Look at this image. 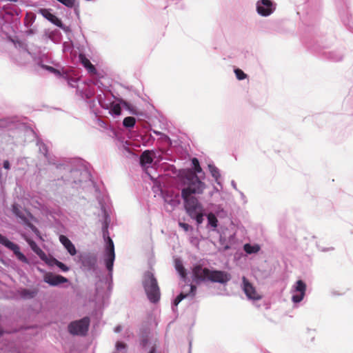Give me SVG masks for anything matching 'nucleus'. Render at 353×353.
I'll list each match as a JSON object with an SVG mask.
<instances>
[{"label":"nucleus","mask_w":353,"mask_h":353,"mask_svg":"<svg viewBox=\"0 0 353 353\" xmlns=\"http://www.w3.org/2000/svg\"><path fill=\"white\" fill-rule=\"evenodd\" d=\"M205 189V184L198 176L191 175L185 187L181 189V198L184 207L189 216L194 219L198 224L203 222V206L199 201L197 195L202 194Z\"/></svg>","instance_id":"nucleus-1"},{"label":"nucleus","mask_w":353,"mask_h":353,"mask_svg":"<svg viewBox=\"0 0 353 353\" xmlns=\"http://www.w3.org/2000/svg\"><path fill=\"white\" fill-rule=\"evenodd\" d=\"M192 276L197 283L210 281L224 284L231 279L230 274L227 272L211 270L207 268H203L201 265H196L193 268Z\"/></svg>","instance_id":"nucleus-2"},{"label":"nucleus","mask_w":353,"mask_h":353,"mask_svg":"<svg viewBox=\"0 0 353 353\" xmlns=\"http://www.w3.org/2000/svg\"><path fill=\"white\" fill-rule=\"evenodd\" d=\"M143 285L148 299L156 303L160 299V290L157 281L150 272H147L144 275Z\"/></svg>","instance_id":"nucleus-3"},{"label":"nucleus","mask_w":353,"mask_h":353,"mask_svg":"<svg viewBox=\"0 0 353 353\" xmlns=\"http://www.w3.org/2000/svg\"><path fill=\"white\" fill-rule=\"evenodd\" d=\"M90 319L86 316L71 322L68 325V332L72 335L84 336L88 331Z\"/></svg>","instance_id":"nucleus-4"},{"label":"nucleus","mask_w":353,"mask_h":353,"mask_svg":"<svg viewBox=\"0 0 353 353\" xmlns=\"http://www.w3.org/2000/svg\"><path fill=\"white\" fill-rule=\"evenodd\" d=\"M0 244L4 245L9 250H12L19 261L25 263H28V260L26 258V256L22 252H20L19 246L9 241L6 236H3L1 234Z\"/></svg>","instance_id":"nucleus-5"},{"label":"nucleus","mask_w":353,"mask_h":353,"mask_svg":"<svg viewBox=\"0 0 353 353\" xmlns=\"http://www.w3.org/2000/svg\"><path fill=\"white\" fill-rule=\"evenodd\" d=\"M114 259L115 254L114 243L112 240L108 237L105 255V262L106 268L109 271L112 270Z\"/></svg>","instance_id":"nucleus-6"},{"label":"nucleus","mask_w":353,"mask_h":353,"mask_svg":"<svg viewBox=\"0 0 353 353\" xmlns=\"http://www.w3.org/2000/svg\"><path fill=\"white\" fill-rule=\"evenodd\" d=\"M243 290L245 295L249 299L258 301L261 299L262 296L256 290V288L250 283L248 280L243 276Z\"/></svg>","instance_id":"nucleus-7"},{"label":"nucleus","mask_w":353,"mask_h":353,"mask_svg":"<svg viewBox=\"0 0 353 353\" xmlns=\"http://www.w3.org/2000/svg\"><path fill=\"white\" fill-rule=\"evenodd\" d=\"M273 10L270 0H260L256 3L257 12L261 16H269L272 13Z\"/></svg>","instance_id":"nucleus-8"},{"label":"nucleus","mask_w":353,"mask_h":353,"mask_svg":"<svg viewBox=\"0 0 353 353\" xmlns=\"http://www.w3.org/2000/svg\"><path fill=\"white\" fill-rule=\"evenodd\" d=\"M43 281L50 285L56 286L61 283L68 282V279L61 275L54 274L52 272L46 273L43 276Z\"/></svg>","instance_id":"nucleus-9"},{"label":"nucleus","mask_w":353,"mask_h":353,"mask_svg":"<svg viewBox=\"0 0 353 353\" xmlns=\"http://www.w3.org/2000/svg\"><path fill=\"white\" fill-rule=\"evenodd\" d=\"M294 290L299 292V294L293 295L292 299L294 303H299L303 299V297L305 294V283L301 280L297 281L294 286Z\"/></svg>","instance_id":"nucleus-10"},{"label":"nucleus","mask_w":353,"mask_h":353,"mask_svg":"<svg viewBox=\"0 0 353 353\" xmlns=\"http://www.w3.org/2000/svg\"><path fill=\"white\" fill-rule=\"evenodd\" d=\"M39 13L41 14L44 18L48 19L49 21H50L52 23L57 26V27H59L61 28H63V25L61 21L54 14L51 13L50 10L41 8L39 10Z\"/></svg>","instance_id":"nucleus-11"},{"label":"nucleus","mask_w":353,"mask_h":353,"mask_svg":"<svg viewBox=\"0 0 353 353\" xmlns=\"http://www.w3.org/2000/svg\"><path fill=\"white\" fill-rule=\"evenodd\" d=\"M59 241L64 246V248L68 250L70 255L74 256L77 254V250L74 244L67 236L63 234L60 235Z\"/></svg>","instance_id":"nucleus-12"},{"label":"nucleus","mask_w":353,"mask_h":353,"mask_svg":"<svg viewBox=\"0 0 353 353\" xmlns=\"http://www.w3.org/2000/svg\"><path fill=\"white\" fill-rule=\"evenodd\" d=\"M24 239L28 243L31 249L39 256L41 260L46 259V253L37 245V243L28 238V236H24Z\"/></svg>","instance_id":"nucleus-13"},{"label":"nucleus","mask_w":353,"mask_h":353,"mask_svg":"<svg viewBox=\"0 0 353 353\" xmlns=\"http://www.w3.org/2000/svg\"><path fill=\"white\" fill-rule=\"evenodd\" d=\"M79 59L81 63L88 71L89 73L95 74H97V69L94 65L91 63L90 60L83 54H79Z\"/></svg>","instance_id":"nucleus-14"},{"label":"nucleus","mask_w":353,"mask_h":353,"mask_svg":"<svg viewBox=\"0 0 353 353\" xmlns=\"http://www.w3.org/2000/svg\"><path fill=\"white\" fill-rule=\"evenodd\" d=\"M165 203L169 204L172 207H175L179 203L178 196L172 192H165L163 193Z\"/></svg>","instance_id":"nucleus-15"},{"label":"nucleus","mask_w":353,"mask_h":353,"mask_svg":"<svg viewBox=\"0 0 353 353\" xmlns=\"http://www.w3.org/2000/svg\"><path fill=\"white\" fill-rule=\"evenodd\" d=\"M153 154H154V152L151 151V150L144 151L140 157L141 164L142 165H145L147 164H151L153 161V159H152Z\"/></svg>","instance_id":"nucleus-16"},{"label":"nucleus","mask_w":353,"mask_h":353,"mask_svg":"<svg viewBox=\"0 0 353 353\" xmlns=\"http://www.w3.org/2000/svg\"><path fill=\"white\" fill-rule=\"evenodd\" d=\"M196 288L194 285H190V292L187 294H184L183 292H181L176 298L174 301V304L176 306L183 299L187 297L189 294H192V296H194L196 292Z\"/></svg>","instance_id":"nucleus-17"},{"label":"nucleus","mask_w":353,"mask_h":353,"mask_svg":"<svg viewBox=\"0 0 353 353\" xmlns=\"http://www.w3.org/2000/svg\"><path fill=\"white\" fill-rule=\"evenodd\" d=\"M192 164H193V166H194V171H195V173H192V174H190L187 178H186V181H184V187H185L187 185V183L188 182V178L190 177L191 175H196V173H199L202 171V169L199 165V162L198 161V159L196 158H193L192 160Z\"/></svg>","instance_id":"nucleus-18"},{"label":"nucleus","mask_w":353,"mask_h":353,"mask_svg":"<svg viewBox=\"0 0 353 353\" xmlns=\"http://www.w3.org/2000/svg\"><path fill=\"white\" fill-rule=\"evenodd\" d=\"M12 212L17 216H18L23 221L26 220V217L25 216L23 211L20 208L18 204L12 205Z\"/></svg>","instance_id":"nucleus-19"},{"label":"nucleus","mask_w":353,"mask_h":353,"mask_svg":"<svg viewBox=\"0 0 353 353\" xmlns=\"http://www.w3.org/2000/svg\"><path fill=\"white\" fill-rule=\"evenodd\" d=\"M136 119L132 117H127L123 121V125L125 128H133L135 125Z\"/></svg>","instance_id":"nucleus-20"},{"label":"nucleus","mask_w":353,"mask_h":353,"mask_svg":"<svg viewBox=\"0 0 353 353\" xmlns=\"http://www.w3.org/2000/svg\"><path fill=\"white\" fill-rule=\"evenodd\" d=\"M244 250L248 254L256 253L259 250V247L258 245H251L247 243L244 245Z\"/></svg>","instance_id":"nucleus-21"},{"label":"nucleus","mask_w":353,"mask_h":353,"mask_svg":"<svg viewBox=\"0 0 353 353\" xmlns=\"http://www.w3.org/2000/svg\"><path fill=\"white\" fill-rule=\"evenodd\" d=\"M36 294V291L27 289H23L20 292L21 296L23 298H33Z\"/></svg>","instance_id":"nucleus-22"},{"label":"nucleus","mask_w":353,"mask_h":353,"mask_svg":"<svg viewBox=\"0 0 353 353\" xmlns=\"http://www.w3.org/2000/svg\"><path fill=\"white\" fill-rule=\"evenodd\" d=\"M208 168L212 176L217 181L220 177L219 169L213 165H209Z\"/></svg>","instance_id":"nucleus-23"},{"label":"nucleus","mask_w":353,"mask_h":353,"mask_svg":"<svg viewBox=\"0 0 353 353\" xmlns=\"http://www.w3.org/2000/svg\"><path fill=\"white\" fill-rule=\"evenodd\" d=\"M176 269L183 279L186 277V271L183 264L180 262L176 263Z\"/></svg>","instance_id":"nucleus-24"},{"label":"nucleus","mask_w":353,"mask_h":353,"mask_svg":"<svg viewBox=\"0 0 353 353\" xmlns=\"http://www.w3.org/2000/svg\"><path fill=\"white\" fill-rule=\"evenodd\" d=\"M208 220L209 224L211 226H212L213 228H216L218 220L214 214H213L212 213H210L208 215Z\"/></svg>","instance_id":"nucleus-25"},{"label":"nucleus","mask_w":353,"mask_h":353,"mask_svg":"<svg viewBox=\"0 0 353 353\" xmlns=\"http://www.w3.org/2000/svg\"><path fill=\"white\" fill-rule=\"evenodd\" d=\"M234 73L236 74V78L239 80H243L247 77V74L245 73H244V72L242 70H241L239 68L235 69Z\"/></svg>","instance_id":"nucleus-26"},{"label":"nucleus","mask_w":353,"mask_h":353,"mask_svg":"<svg viewBox=\"0 0 353 353\" xmlns=\"http://www.w3.org/2000/svg\"><path fill=\"white\" fill-rule=\"evenodd\" d=\"M110 111L115 115H120L121 112V108L119 103H115L112 105Z\"/></svg>","instance_id":"nucleus-27"},{"label":"nucleus","mask_w":353,"mask_h":353,"mask_svg":"<svg viewBox=\"0 0 353 353\" xmlns=\"http://www.w3.org/2000/svg\"><path fill=\"white\" fill-rule=\"evenodd\" d=\"M56 265L58 266L62 271L67 272L69 268L62 262L59 261L58 260H55Z\"/></svg>","instance_id":"nucleus-28"},{"label":"nucleus","mask_w":353,"mask_h":353,"mask_svg":"<svg viewBox=\"0 0 353 353\" xmlns=\"http://www.w3.org/2000/svg\"><path fill=\"white\" fill-rule=\"evenodd\" d=\"M55 260H57V259L54 258L48 259V257L46 256V259L43 260V261H45L48 265H49L50 266H53L54 265H56Z\"/></svg>","instance_id":"nucleus-29"},{"label":"nucleus","mask_w":353,"mask_h":353,"mask_svg":"<svg viewBox=\"0 0 353 353\" xmlns=\"http://www.w3.org/2000/svg\"><path fill=\"white\" fill-rule=\"evenodd\" d=\"M46 68L48 71H50V72H52V73H54V74H57V75H61L60 72H59L58 70H57L56 68H53V67H52V66H46Z\"/></svg>","instance_id":"nucleus-30"},{"label":"nucleus","mask_w":353,"mask_h":353,"mask_svg":"<svg viewBox=\"0 0 353 353\" xmlns=\"http://www.w3.org/2000/svg\"><path fill=\"white\" fill-rule=\"evenodd\" d=\"M125 347H126V344L123 342L118 341L116 343V348L117 350H120L121 349H125Z\"/></svg>","instance_id":"nucleus-31"},{"label":"nucleus","mask_w":353,"mask_h":353,"mask_svg":"<svg viewBox=\"0 0 353 353\" xmlns=\"http://www.w3.org/2000/svg\"><path fill=\"white\" fill-rule=\"evenodd\" d=\"M179 226L183 228L185 231H188L190 226L185 223H179Z\"/></svg>","instance_id":"nucleus-32"},{"label":"nucleus","mask_w":353,"mask_h":353,"mask_svg":"<svg viewBox=\"0 0 353 353\" xmlns=\"http://www.w3.org/2000/svg\"><path fill=\"white\" fill-rule=\"evenodd\" d=\"M3 168L6 170L10 169V163L8 161H4L3 162Z\"/></svg>","instance_id":"nucleus-33"},{"label":"nucleus","mask_w":353,"mask_h":353,"mask_svg":"<svg viewBox=\"0 0 353 353\" xmlns=\"http://www.w3.org/2000/svg\"><path fill=\"white\" fill-rule=\"evenodd\" d=\"M121 330H122L121 326V325H118V326H117V327L114 328V332H121Z\"/></svg>","instance_id":"nucleus-34"},{"label":"nucleus","mask_w":353,"mask_h":353,"mask_svg":"<svg viewBox=\"0 0 353 353\" xmlns=\"http://www.w3.org/2000/svg\"><path fill=\"white\" fill-rule=\"evenodd\" d=\"M147 343H148L147 339H144L142 340L141 344L144 347V346L146 345Z\"/></svg>","instance_id":"nucleus-35"},{"label":"nucleus","mask_w":353,"mask_h":353,"mask_svg":"<svg viewBox=\"0 0 353 353\" xmlns=\"http://www.w3.org/2000/svg\"><path fill=\"white\" fill-rule=\"evenodd\" d=\"M31 228H32V230L35 232H39L38 230L34 227L33 225H31Z\"/></svg>","instance_id":"nucleus-36"}]
</instances>
